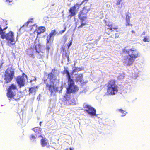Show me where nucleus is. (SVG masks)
Returning a JSON list of instances; mask_svg holds the SVG:
<instances>
[{
  "instance_id": "f257e3e1",
  "label": "nucleus",
  "mask_w": 150,
  "mask_h": 150,
  "mask_svg": "<svg viewBox=\"0 0 150 150\" xmlns=\"http://www.w3.org/2000/svg\"><path fill=\"white\" fill-rule=\"evenodd\" d=\"M55 71V69H53L52 70V72L48 74L47 78L44 79L43 80L45 84V88L50 92L51 95L53 92L57 91V88L54 85V81L57 79V77L52 72Z\"/></svg>"
},
{
  "instance_id": "f03ea898",
  "label": "nucleus",
  "mask_w": 150,
  "mask_h": 150,
  "mask_svg": "<svg viewBox=\"0 0 150 150\" xmlns=\"http://www.w3.org/2000/svg\"><path fill=\"white\" fill-rule=\"evenodd\" d=\"M122 52L125 54H127L130 57H129L127 56L124 57V62L128 66L132 65L134 62L135 59L140 56L139 52L134 48H132L129 50L125 48L123 49Z\"/></svg>"
},
{
  "instance_id": "7ed1b4c3",
  "label": "nucleus",
  "mask_w": 150,
  "mask_h": 150,
  "mask_svg": "<svg viewBox=\"0 0 150 150\" xmlns=\"http://www.w3.org/2000/svg\"><path fill=\"white\" fill-rule=\"evenodd\" d=\"M118 91V87L116 84V81L114 79L109 80L107 85V95H115Z\"/></svg>"
},
{
  "instance_id": "20e7f679",
  "label": "nucleus",
  "mask_w": 150,
  "mask_h": 150,
  "mask_svg": "<svg viewBox=\"0 0 150 150\" xmlns=\"http://www.w3.org/2000/svg\"><path fill=\"white\" fill-rule=\"evenodd\" d=\"M14 76V71L12 69L8 68L5 72L4 79L6 83L10 82Z\"/></svg>"
},
{
  "instance_id": "39448f33",
  "label": "nucleus",
  "mask_w": 150,
  "mask_h": 150,
  "mask_svg": "<svg viewBox=\"0 0 150 150\" xmlns=\"http://www.w3.org/2000/svg\"><path fill=\"white\" fill-rule=\"evenodd\" d=\"M17 90L16 84L14 83H12L9 86L7 89L6 96L9 100H10L12 98H14L15 96V93L13 91Z\"/></svg>"
},
{
  "instance_id": "423d86ee",
  "label": "nucleus",
  "mask_w": 150,
  "mask_h": 150,
  "mask_svg": "<svg viewBox=\"0 0 150 150\" xmlns=\"http://www.w3.org/2000/svg\"><path fill=\"white\" fill-rule=\"evenodd\" d=\"M90 8L88 6L83 7L81 10L78 15V18L80 20L81 23L87 19V14L89 11Z\"/></svg>"
},
{
  "instance_id": "0eeeda50",
  "label": "nucleus",
  "mask_w": 150,
  "mask_h": 150,
  "mask_svg": "<svg viewBox=\"0 0 150 150\" xmlns=\"http://www.w3.org/2000/svg\"><path fill=\"white\" fill-rule=\"evenodd\" d=\"M28 77L25 73H23L22 75L17 76L16 78V81L19 88L24 86L25 81L28 80Z\"/></svg>"
},
{
  "instance_id": "6e6552de",
  "label": "nucleus",
  "mask_w": 150,
  "mask_h": 150,
  "mask_svg": "<svg viewBox=\"0 0 150 150\" xmlns=\"http://www.w3.org/2000/svg\"><path fill=\"white\" fill-rule=\"evenodd\" d=\"M68 86L66 91V93L67 94L72 93H75L79 90L78 86L75 85L74 81L68 83Z\"/></svg>"
},
{
  "instance_id": "1a4fd4ad",
  "label": "nucleus",
  "mask_w": 150,
  "mask_h": 150,
  "mask_svg": "<svg viewBox=\"0 0 150 150\" xmlns=\"http://www.w3.org/2000/svg\"><path fill=\"white\" fill-rule=\"evenodd\" d=\"M84 108H86L84 111L87 112L91 116H95L96 115V111L95 108L88 105H86L84 106Z\"/></svg>"
},
{
  "instance_id": "9d476101",
  "label": "nucleus",
  "mask_w": 150,
  "mask_h": 150,
  "mask_svg": "<svg viewBox=\"0 0 150 150\" xmlns=\"http://www.w3.org/2000/svg\"><path fill=\"white\" fill-rule=\"evenodd\" d=\"M118 29V26L113 27V25L110 24L109 23L108 24H106L105 25V33L109 35L110 33L113 31L112 30H117Z\"/></svg>"
},
{
  "instance_id": "9b49d317",
  "label": "nucleus",
  "mask_w": 150,
  "mask_h": 150,
  "mask_svg": "<svg viewBox=\"0 0 150 150\" xmlns=\"http://www.w3.org/2000/svg\"><path fill=\"white\" fill-rule=\"evenodd\" d=\"M74 7H71L70 8L69 11V14L67 17L68 19H71L72 17L75 16L76 15V10L74 9Z\"/></svg>"
},
{
  "instance_id": "f8f14e48",
  "label": "nucleus",
  "mask_w": 150,
  "mask_h": 150,
  "mask_svg": "<svg viewBox=\"0 0 150 150\" xmlns=\"http://www.w3.org/2000/svg\"><path fill=\"white\" fill-rule=\"evenodd\" d=\"M130 18L131 14H128L126 15L125 25L126 26H132L133 25L130 23Z\"/></svg>"
},
{
  "instance_id": "ddd939ff",
  "label": "nucleus",
  "mask_w": 150,
  "mask_h": 150,
  "mask_svg": "<svg viewBox=\"0 0 150 150\" xmlns=\"http://www.w3.org/2000/svg\"><path fill=\"white\" fill-rule=\"evenodd\" d=\"M42 139L40 140V143L42 147H44L49 144L48 140L45 137L41 136Z\"/></svg>"
},
{
  "instance_id": "4468645a",
  "label": "nucleus",
  "mask_w": 150,
  "mask_h": 150,
  "mask_svg": "<svg viewBox=\"0 0 150 150\" xmlns=\"http://www.w3.org/2000/svg\"><path fill=\"white\" fill-rule=\"evenodd\" d=\"M77 76L76 77L75 81L76 82H80L81 83H83V75L82 74H77Z\"/></svg>"
},
{
  "instance_id": "2eb2a0df",
  "label": "nucleus",
  "mask_w": 150,
  "mask_h": 150,
  "mask_svg": "<svg viewBox=\"0 0 150 150\" xmlns=\"http://www.w3.org/2000/svg\"><path fill=\"white\" fill-rule=\"evenodd\" d=\"M38 88V87L37 86H34L30 88L29 89V94L32 93L35 94Z\"/></svg>"
},
{
  "instance_id": "dca6fc26",
  "label": "nucleus",
  "mask_w": 150,
  "mask_h": 150,
  "mask_svg": "<svg viewBox=\"0 0 150 150\" xmlns=\"http://www.w3.org/2000/svg\"><path fill=\"white\" fill-rule=\"evenodd\" d=\"M45 28L44 27H39L38 28V29L36 31V33L38 34H40L41 33L44 32L45 31Z\"/></svg>"
},
{
  "instance_id": "f3484780",
  "label": "nucleus",
  "mask_w": 150,
  "mask_h": 150,
  "mask_svg": "<svg viewBox=\"0 0 150 150\" xmlns=\"http://www.w3.org/2000/svg\"><path fill=\"white\" fill-rule=\"evenodd\" d=\"M38 34L36 32V30L34 31L33 33L30 34V38L32 39L36 40L38 37Z\"/></svg>"
},
{
  "instance_id": "a211bd4d",
  "label": "nucleus",
  "mask_w": 150,
  "mask_h": 150,
  "mask_svg": "<svg viewBox=\"0 0 150 150\" xmlns=\"http://www.w3.org/2000/svg\"><path fill=\"white\" fill-rule=\"evenodd\" d=\"M32 129L35 132V133L36 134L40 133L41 131V129L38 127L33 128Z\"/></svg>"
},
{
  "instance_id": "6ab92c4d",
  "label": "nucleus",
  "mask_w": 150,
  "mask_h": 150,
  "mask_svg": "<svg viewBox=\"0 0 150 150\" xmlns=\"http://www.w3.org/2000/svg\"><path fill=\"white\" fill-rule=\"evenodd\" d=\"M51 36L49 35L47 36L46 39V44L47 45L48 43H52L53 42V40L51 41Z\"/></svg>"
},
{
  "instance_id": "aec40b11",
  "label": "nucleus",
  "mask_w": 150,
  "mask_h": 150,
  "mask_svg": "<svg viewBox=\"0 0 150 150\" xmlns=\"http://www.w3.org/2000/svg\"><path fill=\"white\" fill-rule=\"evenodd\" d=\"M82 70V68L78 67H75L74 69L72 70V73H73L76 72H77L81 71Z\"/></svg>"
},
{
  "instance_id": "412c9836",
  "label": "nucleus",
  "mask_w": 150,
  "mask_h": 150,
  "mask_svg": "<svg viewBox=\"0 0 150 150\" xmlns=\"http://www.w3.org/2000/svg\"><path fill=\"white\" fill-rule=\"evenodd\" d=\"M67 77L68 79V83L74 81L73 79L71 78V76L69 73L68 74H67Z\"/></svg>"
},
{
  "instance_id": "4be33fe9",
  "label": "nucleus",
  "mask_w": 150,
  "mask_h": 150,
  "mask_svg": "<svg viewBox=\"0 0 150 150\" xmlns=\"http://www.w3.org/2000/svg\"><path fill=\"white\" fill-rule=\"evenodd\" d=\"M4 1L9 5H12L13 4V0H3Z\"/></svg>"
},
{
  "instance_id": "5701e85b",
  "label": "nucleus",
  "mask_w": 150,
  "mask_h": 150,
  "mask_svg": "<svg viewBox=\"0 0 150 150\" xmlns=\"http://www.w3.org/2000/svg\"><path fill=\"white\" fill-rule=\"evenodd\" d=\"M81 5H82V4H81V3L80 4H79L78 3H76L72 7H74V8L76 10V8H77L78 9H79L80 8Z\"/></svg>"
},
{
  "instance_id": "b1692460",
  "label": "nucleus",
  "mask_w": 150,
  "mask_h": 150,
  "mask_svg": "<svg viewBox=\"0 0 150 150\" xmlns=\"http://www.w3.org/2000/svg\"><path fill=\"white\" fill-rule=\"evenodd\" d=\"M64 97L65 98V99L66 101H69L70 99V96L69 95H68L67 94H65L64 96Z\"/></svg>"
},
{
  "instance_id": "393cba45",
  "label": "nucleus",
  "mask_w": 150,
  "mask_h": 150,
  "mask_svg": "<svg viewBox=\"0 0 150 150\" xmlns=\"http://www.w3.org/2000/svg\"><path fill=\"white\" fill-rule=\"evenodd\" d=\"M62 56L63 58H66L68 59H69V54H68L67 52L66 51H65L64 53H63Z\"/></svg>"
},
{
  "instance_id": "a878e982",
  "label": "nucleus",
  "mask_w": 150,
  "mask_h": 150,
  "mask_svg": "<svg viewBox=\"0 0 150 150\" xmlns=\"http://www.w3.org/2000/svg\"><path fill=\"white\" fill-rule=\"evenodd\" d=\"M28 52V53L29 52V53H30L31 52L32 53H33V49H32V48H31L29 50ZM28 54L31 57H32L33 58H34V54L33 53H32L31 54H29L28 53Z\"/></svg>"
},
{
  "instance_id": "bb28decb",
  "label": "nucleus",
  "mask_w": 150,
  "mask_h": 150,
  "mask_svg": "<svg viewBox=\"0 0 150 150\" xmlns=\"http://www.w3.org/2000/svg\"><path fill=\"white\" fill-rule=\"evenodd\" d=\"M118 111L122 114V116H124L126 115V113H125V111L124 110L122 109H119L118 110Z\"/></svg>"
},
{
  "instance_id": "cd10ccee",
  "label": "nucleus",
  "mask_w": 150,
  "mask_h": 150,
  "mask_svg": "<svg viewBox=\"0 0 150 150\" xmlns=\"http://www.w3.org/2000/svg\"><path fill=\"white\" fill-rule=\"evenodd\" d=\"M56 34V31L55 30L51 31V33L49 34V35L52 37L53 35H55Z\"/></svg>"
},
{
  "instance_id": "c85d7f7f",
  "label": "nucleus",
  "mask_w": 150,
  "mask_h": 150,
  "mask_svg": "<svg viewBox=\"0 0 150 150\" xmlns=\"http://www.w3.org/2000/svg\"><path fill=\"white\" fill-rule=\"evenodd\" d=\"M142 40L144 42H149L150 41L149 38L146 36Z\"/></svg>"
},
{
  "instance_id": "c756f323",
  "label": "nucleus",
  "mask_w": 150,
  "mask_h": 150,
  "mask_svg": "<svg viewBox=\"0 0 150 150\" xmlns=\"http://www.w3.org/2000/svg\"><path fill=\"white\" fill-rule=\"evenodd\" d=\"M30 139L31 140H34L35 139L36 137L33 135L32 134L30 136Z\"/></svg>"
},
{
  "instance_id": "7c9ffc66",
  "label": "nucleus",
  "mask_w": 150,
  "mask_h": 150,
  "mask_svg": "<svg viewBox=\"0 0 150 150\" xmlns=\"http://www.w3.org/2000/svg\"><path fill=\"white\" fill-rule=\"evenodd\" d=\"M69 73V71L66 69V68H65L64 69L63 71V74H67Z\"/></svg>"
},
{
  "instance_id": "2f4dec72",
  "label": "nucleus",
  "mask_w": 150,
  "mask_h": 150,
  "mask_svg": "<svg viewBox=\"0 0 150 150\" xmlns=\"http://www.w3.org/2000/svg\"><path fill=\"white\" fill-rule=\"evenodd\" d=\"M30 22H32V21H27L26 23L24 25H23V26H24L25 25V26H27L28 25Z\"/></svg>"
},
{
  "instance_id": "473e14b6",
  "label": "nucleus",
  "mask_w": 150,
  "mask_h": 150,
  "mask_svg": "<svg viewBox=\"0 0 150 150\" xmlns=\"http://www.w3.org/2000/svg\"><path fill=\"white\" fill-rule=\"evenodd\" d=\"M122 1V0H117V1L116 5H120V4L121 2Z\"/></svg>"
},
{
  "instance_id": "72a5a7b5",
  "label": "nucleus",
  "mask_w": 150,
  "mask_h": 150,
  "mask_svg": "<svg viewBox=\"0 0 150 150\" xmlns=\"http://www.w3.org/2000/svg\"><path fill=\"white\" fill-rule=\"evenodd\" d=\"M50 49V47H49V45H48L47 44V45H46V50L47 52H49Z\"/></svg>"
},
{
  "instance_id": "f704fd0d",
  "label": "nucleus",
  "mask_w": 150,
  "mask_h": 150,
  "mask_svg": "<svg viewBox=\"0 0 150 150\" xmlns=\"http://www.w3.org/2000/svg\"><path fill=\"white\" fill-rule=\"evenodd\" d=\"M86 25V24L85 23H83V22L81 23V25H79L78 27H79V28H81L83 26L85 25Z\"/></svg>"
},
{
  "instance_id": "c9c22d12",
  "label": "nucleus",
  "mask_w": 150,
  "mask_h": 150,
  "mask_svg": "<svg viewBox=\"0 0 150 150\" xmlns=\"http://www.w3.org/2000/svg\"><path fill=\"white\" fill-rule=\"evenodd\" d=\"M119 35V34L118 33H116L115 34V38H118Z\"/></svg>"
},
{
  "instance_id": "e433bc0d",
  "label": "nucleus",
  "mask_w": 150,
  "mask_h": 150,
  "mask_svg": "<svg viewBox=\"0 0 150 150\" xmlns=\"http://www.w3.org/2000/svg\"><path fill=\"white\" fill-rule=\"evenodd\" d=\"M72 41L71 40L69 41V42L68 43V44L67 45L68 46V48H69L70 46L72 44Z\"/></svg>"
},
{
  "instance_id": "4c0bfd02",
  "label": "nucleus",
  "mask_w": 150,
  "mask_h": 150,
  "mask_svg": "<svg viewBox=\"0 0 150 150\" xmlns=\"http://www.w3.org/2000/svg\"><path fill=\"white\" fill-rule=\"evenodd\" d=\"M88 0H83L81 2V4H82L83 3L85 2L86 3H87Z\"/></svg>"
},
{
  "instance_id": "58836bf2",
  "label": "nucleus",
  "mask_w": 150,
  "mask_h": 150,
  "mask_svg": "<svg viewBox=\"0 0 150 150\" xmlns=\"http://www.w3.org/2000/svg\"><path fill=\"white\" fill-rule=\"evenodd\" d=\"M35 48L36 50V52L38 53V54H39L40 53V52L38 50V49H37V47H36V45H35Z\"/></svg>"
},
{
  "instance_id": "ea45409f",
  "label": "nucleus",
  "mask_w": 150,
  "mask_h": 150,
  "mask_svg": "<svg viewBox=\"0 0 150 150\" xmlns=\"http://www.w3.org/2000/svg\"><path fill=\"white\" fill-rule=\"evenodd\" d=\"M34 26V25H31L30 26V30H33V28Z\"/></svg>"
},
{
  "instance_id": "a19ab883",
  "label": "nucleus",
  "mask_w": 150,
  "mask_h": 150,
  "mask_svg": "<svg viewBox=\"0 0 150 150\" xmlns=\"http://www.w3.org/2000/svg\"><path fill=\"white\" fill-rule=\"evenodd\" d=\"M64 32V30H62V31H60L59 33L62 34Z\"/></svg>"
},
{
  "instance_id": "79ce46f5",
  "label": "nucleus",
  "mask_w": 150,
  "mask_h": 150,
  "mask_svg": "<svg viewBox=\"0 0 150 150\" xmlns=\"http://www.w3.org/2000/svg\"><path fill=\"white\" fill-rule=\"evenodd\" d=\"M62 51L63 52H65V51H66L65 50L64 48L62 47Z\"/></svg>"
},
{
  "instance_id": "37998d69",
  "label": "nucleus",
  "mask_w": 150,
  "mask_h": 150,
  "mask_svg": "<svg viewBox=\"0 0 150 150\" xmlns=\"http://www.w3.org/2000/svg\"><path fill=\"white\" fill-rule=\"evenodd\" d=\"M145 33H146V32H145V31H144L142 33V35H145Z\"/></svg>"
},
{
  "instance_id": "c03bdc74",
  "label": "nucleus",
  "mask_w": 150,
  "mask_h": 150,
  "mask_svg": "<svg viewBox=\"0 0 150 150\" xmlns=\"http://www.w3.org/2000/svg\"><path fill=\"white\" fill-rule=\"evenodd\" d=\"M131 32H132V33H133V34H134V33H135V31H134V30H132V31H131Z\"/></svg>"
},
{
  "instance_id": "a18cd8bd",
  "label": "nucleus",
  "mask_w": 150,
  "mask_h": 150,
  "mask_svg": "<svg viewBox=\"0 0 150 150\" xmlns=\"http://www.w3.org/2000/svg\"><path fill=\"white\" fill-rule=\"evenodd\" d=\"M7 28H8V27L7 26V27H6L4 29H2L3 30H5L6 29H7Z\"/></svg>"
},
{
  "instance_id": "49530a36",
  "label": "nucleus",
  "mask_w": 150,
  "mask_h": 150,
  "mask_svg": "<svg viewBox=\"0 0 150 150\" xmlns=\"http://www.w3.org/2000/svg\"><path fill=\"white\" fill-rule=\"evenodd\" d=\"M63 30H64V31H66V27H65L64 28V29Z\"/></svg>"
},
{
  "instance_id": "de8ad7c7",
  "label": "nucleus",
  "mask_w": 150,
  "mask_h": 150,
  "mask_svg": "<svg viewBox=\"0 0 150 150\" xmlns=\"http://www.w3.org/2000/svg\"><path fill=\"white\" fill-rule=\"evenodd\" d=\"M42 123V122H40V126H41V124Z\"/></svg>"
},
{
  "instance_id": "09e8293b",
  "label": "nucleus",
  "mask_w": 150,
  "mask_h": 150,
  "mask_svg": "<svg viewBox=\"0 0 150 150\" xmlns=\"http://www.w3.org/2000/svg\"><path fill=\"white\" fill-rule=\"evenodd\" d=\"M38 47H40V44H38Z\"/></svg>"
},
{
  "instance_id": "8fccbe9b",
  "label": "nucleus",
  "mask_w": 150,
  "mask_h": 150,
  "mask_svg": "<svg viewBox=\"0 0 150 150\" xmlns=\"http://www.w3.org/2000/svg\"><path fill=\"white\" fill-rule=\"evenodd\" d=\"M36 79L35 77V78L34 80V81H36Z\"/></svg>"
},
{
  "instance_id": "3c124183",
  "label": "nucleus",
  "mask_w": 150,
  "mask_h": 150,
  "mask_svg": "<svg viewBox=\"0 0 150 150\" xmlns=\"http://www.w3.org/2000/svg\"><path fill=\"white\" fill-rule=\"evenodd\" d=\"M69 149H70V150H73L72 149H71V148H69Z\"/></svg>"
},
{
  "instance_id": "603ef678",
  "label": "nucleus",
  "mask_w": 150,
  "mask_h": 150,
  "mask_svg": "<svg viewBox=\"0 0 150 150\" xmlns=\"http://www.w3.org/2000/svg\"><path fill=\"white\" fill-rule=\"evenodd\" d=\"M68 149L67 148L65 150H67Z\"/></svg>"
},
{
  "instance_id": "864d4df0",
  "label": "nucleus",
  "mask_w": 150,
  "mask_h": 150,
  "mask_svg": "<svg viewBox=\"0 0 150 150\" xmlns=\"http://www.w3.org/2000/svg\"><path fill=\"white\" fill-rule=\"evenodd\" d=\"M42 57V56H40V57Z\"/></svg>"
},
{
  "instance_id": "5fc2aeb1",
  "label": "nucleus",
  "mask_w": 150,
  "mask_h": 150,
  "mask_svg": "<svg viewBox=\"0 0 150 150\" xmlns=\"http://www.w3.org/2000/svg\"><path fill=\"white\" fill-rule=\"evenodd\" d=\"M116 32H117V31H117V30H116Z\"/></svg>"
}]
</instances>
